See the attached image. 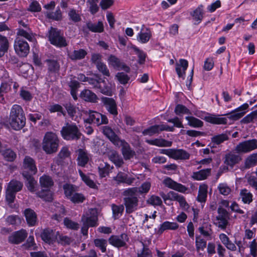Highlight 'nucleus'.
Returning a JSON list of instances; mask_svg holds the SVG:
<instances>
[{
	"mask_svg": "<svg viewBox=\"0 0 257 257\" xmlns=\"http://www.w3.org/2000/svg\"><path fill=\"white\" fill-rule=\"evenodd\" d=\"M46 62L47 63L49 73H55L59 71L60 65L57 60L47 59Z\"/></svg>",
	"mask_w": 257,
	"mask_h": 257,
	"instance_id": "obj_44",
	"label": "nucleus"
},
{
	"mask_svg": "<svg viewBox=\"0 0 257 257\" xmlns=\"http://www.w3.org/2000/svg\"><path fill=\"white\" fill-rule=\"evenodd\" d=\"M58 231H55L50 228H46L43 230L41 234L42 239L46 243L53 244L57 239Z\"/></svg>",
	"mask_w": 257,
	"mask_h": 257,
	"instance_id": "obj_12",
	"label": "nucleus"
},
{
	"mask_svg": "<svg viewBox=\"0 0 257 257\" xmlns=\"http://www.w3.org/2000/svg\"><path fill=\"white\" fill-rule=\"evenodd\" d=\"M109 159L117 167H120L124 164L122 157L115 151H113L109 154Z\"/></svg>",
	"mask_w": 257,
	"mask_h": 257,
	"instance_id": "obj_41",
	"label": "nucleus"
},
{
	"mask_svg": "<svg viewBox=\"0 0 257 257\" xmlns=\"http://www.w3.org/2000/svg\"><path fill=\"white\" fill-rule=\"evenodd\" d=\"M2 154L5 159L8 161H13L16 158V153L10 149L4 151Z\"/></svg>",
	"mask_w": 257,
	"mask_h": 257,
	"instance_id": "obj_63",
	"label": "nucleus"
},
{
	"mask_svg": "<svg viewBox=\"0 0 257 257\" xmlns=\"http://www.w3.org/2000/svg\"><path fill=\"white\" fill-rule=\"evenodd\" d=\"M85 123H94L97 126L101 124H107L108 123V119L104 114L94 111H90L88 117L84 120Z\"/></svg>",
	"mask_w": 257,
	"mask_h": 257,
	"instance_id": "obj_6",
	"label": "nucleus"
},
{
	"mask_svg": "<svg viewBox=\"0 0 257 257\" xmlns=\"http://www.w3.org/2000/svg\"><path fill=\"white\" fill-rule=\"evenodd\" d=\"M32 175L30 174L24 173L23 176L27 181L26 185L28 190L31 192H34L36 190L35 187L37 185V181L34 179Z\"/></svg>",
	"mask_w": 257,
	"mask_h": 257,
	"instance_id": "obj_38",
	"label": "nucleus"
},
{
	"mask_svg": "<svg viewBox=\"0 0 257 257\" xmlns=\"http://www.w3.org/2000/svg\"><path fill=\"white\" fill-rule=\"evenodd\" d=\"M10 124L15 130L22 128L26 124V117L22 107L18 104L13 105L9 118Z\"/></svg>",
	"mask_w": 257,
	"mask_h": 257,
	"instance_id": "obj_1",
	"label": "nucleus"
},
{
	"mask_svg": "<svg viewBox=\"0 0 257 257\" xmlns=\"http://www.w3.org/2000/svg\"><path fill=\"white\" fill-rule=\"evenodd\" d=\"M47 37L50 43L54 46L59 48L67 46V43L63 33L57 28L50 27L47 34Z\"/></svg>",
	"mask_w": 257,
	"mask_h": 257,
	"instance_id": "obj_5",
	"label": "nucleus"
},
{
	"mask_svg": "<svg viewBox=\"0 0 257 257\" xmlns=\"http://www.w3.org/2000/svg\"><path fill=\"white\" fill-rule=\"evenodd\" d=\"M102 133L114 145H116L121 140L114 133L113 130L108 125L102 127Z\"/></svg>",
	"mask_w": 257,
	"mask_h": 257,
	"instance_id": "obj_22",
	"label": "nucleus"
},
{
	"mask_svg": "<svg viewBox=\"0 0 257 257\" xmlns=\"http://www.w3.org/2000/svg\"><path fill=\"white\" fill-rule=\"evenodd\" d=\"M137 193V187L128 188L123 191V204L125 207L126 213L130 214L138 209L139 199Z\"/></svg>",
	"mask_w": 257,
	"mask_h": 257,
	"instance_id": "obj_2",
	"label": "nucleus"
},
{
	"mask_svg": "<svg viewBox=\"0 0 257 257\" xmlns=\"http://www.w3.org/2000/svg\"><path fill=\"white\" fill-rule=\"evenodd\" d=\"M190 154L183 149H173L171 158L175 160H185L190 158Z\"/></svg>",
	"mask_w": 257,
	"mask_h": 257,
	"instance_id": "obj_29",
	"label": "nucleus"
},
{
	"mask_svg": "<svg viewBox=\"0 0 257 257\" xmlns=\"http://www.w3.org/2000/svg\"><path fill=\"white\" fill-rule=\"evenodd\" d=\"M22 247L27 250H36L37 249V245L35 242L34 236L30 235L26 242L22 244Z\"/></svg>",
	"mask_w": 257,
	"mask_h": 257,
	"instance_id": "obj_51",
	"label": "nucleus"
},
{
	"mask_svg": "<svg viewBox=\"0 0 257 257\" xmlns=\"http://www.w3.org/2000/svg\"><path fill=\"white\" fill-rule=\"evenodd\" d=\"M37 172V169L35 165L34 160L29 156H26L23 162V170L22 175L24 173L30 174L31 175L35 174Z\"/></svg>",
	"mask_w": 257,
	"mask_h": 257,
	"instance_id": "obj_16",
	"label": "nucleus"
},
{
	"mask_svg": "<svg viewBox=\"0 0 257 257\" xmlns=\"http://www.w3.org/2000/svg\"><path fill=\"white\" fill-rule=\"evenodd\" d=\"M161 195L164 199L165 203H167L166 201L167 200H170L171 201H177L179 197L180 196V194L175 192L171 191L169 192L167 194H165L163 192L161 194Z\"/></svg>",
	"mask_w": 257,
	"mask_h": 257,
	"instance_id": "obj_54",
	"label": "nucleus"
},
{
	"mask_svg": "<svg viewBox=\"0 0 257 257\" xmlns=\"http://www.w3.org/2000/svg\"><path fill=\"white\" fill-rule=\"evenodd\" d=\"M241 157L237 154L230 152L225 155L224 164L232 169L234 165L238 164L241 160Z\"/></svg>",
	"mask_w": 257,
	"mask_h": 257,
	"instance_id": "obj_21",
	"label": "nucleus"
},
{
	"mask_svg": "<svg viewBox=\"0 0 257 257\" xmlns=\"http://www.w3.org/2000/svg\"><path fill=\"white\" fill-rule=\"evenodd\" d=\"M211 168L202 169L198 171L193 172L192 178L195 180H204L206 179L209 176L211 175Z\"/></svg>",
	"mask_w": 257,
	"mask_h": 257,
	"instance_id": "obj_26",
	"label": "nucleus"
},
{
	"mask_svg": "<svg viewBox=\"0 0 257 257\" xmlns=\"http://www.w3.org/2000/svg\"><path fill=\"white\" fill-rule=\"evenodd\" d=\"M82 31L84 34H88L89 31L93 33H102L104 31L103 23L98 21L97 23H93L91 21H88L81 28Z\"/></svg>",
	"mask_w": 257,
	"mask_h": 257,
	"instance_id": "obj_11",
	"label": "nucleus"
},
{
	"mask_svg": "<svg viewBox=\"0 0 257 257\" xmlns=\"http://www.w3.org/2000/svg\"><path fill=\"white\" fill-rule=\"evenodd\" d=\"M56 241L59 244L65 246L69 245L72 242V239L68 236L60 234L59 233Z\"/></svg>",
	"mask_w": 257,
	"mask_h": 257,
	"instance_id": "obj_59",
	"label": "nucleus"
},
{
	"mask_svg": "<svg viewBox=\"0 0 257 257\" xmlns=\"http://www.w3.org/2000/svg\"><path fill=\"white\" fill-rule=\"evenodd\" d=\"M115 146L121 147L122 154L125 160L133 158L136 155L135 152L132 149L130 145L123 140H121Z\"/></svg>",
	"mask_w": 257,
	"mask_h": 257,
	"instance_id": "obj_15",
	"label": "nucleus"
},
{
	"mask_svg": "<svg viewBox=\"0 0 257 257\" xmlns=\"http://www.w3.org/2000/svg\"><path fill=\"white\" fill-rule=\"evenodd\" d=\"M17 36L26 38L30 42H34L35 40L34 34L30 28L23 29L18 28L17 29Z\"/></svg>",
	"mask_w": 257,
	"mask_h": 257,
	"instance_id": "obj_25",
	"label": "nucleus"
},
{
	"mask_svg": "<svg viewBox=\"0 0 257 257\" xmlns=\"http://www.w3.org/2000/svg\"><path fill=\"white\" fill-rule=\"evenodd\" d=\"M188 66V61L185 59H180L179 63H176L175 69L179 77L185 78V71Z\"/></svg>",
	"mask_w": 257,
	"mask_h": 257,
	"instance_id": "obj_27",
	"label": "nucleus"
},
{
	"mask_svg": "<svg viewBox=\"0 0 257 257\" xmlns=\"http://www.w3.org/2000/svg\"><path fill=\"white\" fill-rule=\"evenodd\" d=\"M77 164L81 167H85L89 160V155L88 152L83 149L78 150Z\"/></svg>",
	"mask_w": 257,
	"mask_h": 257,
	"instance_id": "obj_28",
	"label": "nucleus"
},
{
	"mask_svg": "<svg viewBox=\"0 0 257 257\" xmlns=\"http://www.w3.org/2000/svg\"><path fill=\"white\" fill-rule=\"evenodd\" d=\"M80 97L84 100L90 102H96L98 99L97 95L89 89H84L81 91Z\"/></svg>",
	"mask_w": 257,
	"mask_h": 257,
	"instance_id": "obj_32",
	"label": "nucleus"
},
{
	"mask_svg": "<svg viewBox=\"0 0 257 257\" xmlns=\"http://www.w3.org/2000/svg\"><path fill=\"white\" fill-rule=\"evenodd\" d=\"M24 214L29 226H34L36 225L37 217L34 211L30 208H27L24 211Z\"/></svg>",
	"mask_w": 257,
	"mask_h": 257,
	"instance_id": "obj_31",
	"label": "nucleus"
},
{
	"mask_svg": "<svg viewBox=\"0 0 257 257\" xmlns=\"http://www.w3.org/2000/svg\"><path fill=\"white\" fill-rule=\"evenodd\" d=\"M101 81H102L101 76L98 74H93L91 76L89 77L87 82L92 86V88L97 89Z\"/></svg>",
	"mask_w": 257,
	"mask_h": 257,
	"instance_id": "obj_42",
	"label": "nucleus"
},
{
	"mask_svg": "<svg viewBox=\"0 0 257 257\" xmlns=\"http://www.w3.org/2000/svg\"><path fill=\"white\" fill-rule=\"evenodd\" d=\"M257 164V154H253L248 157L244 162V168L248 169Z\"/></svg>",
	"mask_w": 257,
	"mask_h": 257,
	"instance_id": "obj_52",
	"label": "nucleus"
},
{
	"mask_svg": "<svg viewBox=\"0 0 257 257\" xmlns=\"http://www.w3.org/2000/svg\"><path fill=\"white\" fill-rule=\"evenodd\" d=\"M62 138L66 141H77L82 135L75 123L66 122L60 131Z\"/></svg>",
	"mask_w": 257,
	"mask_h": 257,
	"instance_id": "obj_3",
	"label": "nucleus"
},
{
	"mask_svg": "<svg viewBox=\"0 0 257 257\" xmlns=\"http://www.w3.org/2000/svg\"><path fill=\"white\" fill-rule=\"evenodd\" d=\"M240 196L244 203L249 204L252 201V194L246 189L242 190L240 192Z\"/></svg>",
	"mask_w": 257,
	"mask_h": 257,
	"instance_id": "obj_60",
	"label": "nucleus"
},
{
	"mask_svg": "<svg viewBox=\"0 0 257 257\" xmlns=\"http://www.w3.org/2000/svg\"><path fill=\"white\" fill-rule=\"evenodd\" d=\"M175 112L178 115L183 114H191L190 110L182 104H177L176 105Z\"/></svg>",
	"mask_w": 257,
	"mask_h": 257,
	"instance_id": "obj_64",
	"label": "nucleus"
},
{
	"mask_svg": "<svg viewBox=\"0 0 257 257\" xmlns=\"http://www.w3.org/2000/svg\"><path fill=\"white\" fill-rule=\"evenodd\" d=\"M14 49L19 56L26 57L29 53L30 47L25 40L17 37L14 42Z\"/></svg>",
	"mask_w": 257,
	"mask_h": 257,
	"instance_id": "obj_7",
	"label": "nucleus"
},
{
	"mask_svg": "<svg viewBox=\"0 0 257 257\" xmlns=\"http://www.w3.org/2000/svg\"><path fill=\"white\" fill-rule=\"evenodd\" d=\"M91 215L87 217L83 216L81 220L83 222L89 227H95L98 224L97 213L95 209H91L90 211Z\"/></svg>",
	"mask_w": 257,
	"mask_h": 257,
	"instance_id": "obj_19",
	"label": "nucleus"
},
{
	"mask_svg": "<svg viewBox=\"0 0 257 257\" xmlns=\"http://www.w3.org/2000/svg\"><path fill=\"white\" fill-rule=\"evenodd\" d=\"M228 140V136L226 134H222L214 136L211 138L212 143L216 145H220L225 141Z\"/></svg>",
	"mask_w": 257,
	"mask_h": 257,
	"instance_id": "obj_58",
	"label": "nucleus"
},
{
	"mask_svg": "<svg viewBox=\"0 0 257 257\" xmlns=\"http://www.w3.org/2000/svg\"><path fill=\"white\" fill-rule=\"evenodd\" d=\"M113 179L118 183H123L131 185L135 181V178L128 177L126 174L122 172H119L117 175L113 177Z\"/></svg>",
	"mask_w": 257,
	"mask_h": 257,
	"instance_id": "obj_33",
	"label": "nucleus"
},
{
	"mask_svg": "<svg viewBox=\"0 0 257 257\" xmlns=\"http://www.w3.org/2000/svg\"><path fill=\"white\" fill-rule=\"evenodd\" d=\"M108 63L113 68L117 69H122L126 72L130 71V68L127 66L122 63L119 58L114 55H111L108 59Z\"/></svg>",
	"mask_w": 257,
	"mask_h": 257,
	"instance_id": "obj_20",
	"label": "nucleus"
},
{
	"mask_svg": "<svg viewBox=\"0 0 257 257\" xmlns=\"http://www.w3.org/2000/svg\"><path fill=\"white\" fill-rule=\"evenodd\" d=\"M218 215L216 216L217 222L215 224L222 229H225L228 224L229 215L228 212L223 208L219 207L218 209Z\"/></svg>",
	"mask_w": 257,
	"mask_h": 257,
	"instance_id": "obj_8",
	"label": "nucleus"
},
{
	"mask_svg": "<svg viewBox=\"0 0 257 257\" xmlns=\"http://www.w3.org/2000/svg\"><path fill=\"white\" fill-rule=\"evenodd\" d=\"M99 0H88L87 4L89 7V10L90 13L92 15L97 13L99 9L98 3Z\"/></svg>",
	"mask_w": 257,
	"mask_h": 257,
	"instance_id": "obj_56",
	"label": "nucleus"
},
{
	"mask_svg": "<svg viewBox=\"0 0 257 257\" xmlns=\"http://www.w3.org/2000/svg\"><path fill=\"white\" fill-rule=\"evenodd\" d=\"M179 227L178 224L176 222H169L168 221H165L160 225L157 233L161 234L163 232L166 230H176Z\"/></svg>",
	"mask_w": 257,
	"mask_h": 257,
	"instance_id": "obj_34",
	"label": "nucleus"
},
{
	"mask_svg": "<svg viewBox=\"0 0 257 257\" xmlns=\"http://www.w3.org/2000/svg\"><path fill=\"white\" fill-rule=\"evenodd\" d=\"M206 244L207 242L204 239L202 238L200 236H196V248L197 251L199 253L200 255L203 256V254L201 253H200V251H203L204 250L206 247Z\"/></svg>",
	"mask_w": 257,
	"mask_h": 257,
	"instance_id": "obj_49",
	"label": "nucleus"
},
{
	"mask_svg": "<svg viewBox=\"0 0 257 257\" xmlns=\"http://www.w3.org/2000/svg\"><path fill=\"white\" fill-rule=\"evenodd\" d=\"M106 110L113 116H116L118 114L117 105L115 101L112 98L103 97L101 98Z\"/></svg>",
	"mask_w": 257,
	"mask_h": 257,
	"instance_id": "obj_18",
	"label": "nucleus"
},
{
	"mask_svg": "<svg viewBox=\"0 0 257 257\" xmlns=\"http://www.w3.org/2000/svg\"><path fill=\"white\" fill-rule=\"evenodd\" d=\"M256 148L257 141L253 139L239 143L235 147V151L238 153H246Z\"/></svg>",
	"mask_w": 257,
	"mask_h": 257,
	"instance_id": "obj_10",
	"label": "nucleus"
},
{
	"mask_svg": "<svg viewBox=\"0 0 257 257\" xmlns=\"http://www.w3.org/2000/svg\"><path fill=\"white\" fill-rule=\"evenodd\" d=\"M199 232L208 240H211L213 233L211 224L203 225L198 228Z\"/></svg>",
	"mask_w": 257,
	"mask_h": 257,
	"instance_id": "obj_39",
	"label": "nucleus"
},
{
	"mask_svg": "<svg viewBox=\"0 0 257 257\" xmlns=\"http://www.w3.org/2000/svg\"><path fill=\"white\" fill-rule=\"evenodd\" d=\"M37 195L46 201L50 202L53 199L52 192L49 189H42L37 193Z\"/></svg>",
	"mask_w": 257,
	"mask_h": 257,
	"instance_id": "obj_46",
	"label": "nucleus"
},
{
	"mask_svg": "<svg viewBox=\"0 0 257 257\" xmlns=\"http://www.w3.org/2000/svg\"><path fill=\"white\" fill-rule=\"evenodd\" d=\"M28 236V232L25 229H22L12 233L8 238L9 242L18 244L23 242Z\"/></svg>",
	"mask_w": 257,
	"mask_h": 257,
	"instance_id": "obj_13",
	"label": "nucleus"
},
{
	"mask_svg": "<svg viewBox=\"0 0 257 257\" xmlns=\"http://www.w3.org/2000/svg\"><path fill=\"white\" fill-rule=\"evenodd\" d=\"M46 17L50 19L56 21H59L62 18V14L61 10L58 8L55 12H47L45 13Z\"/></svg>",
	"mask_w": 257,
	"mask_h": 257,
	"instance_id": "obj_57",
	"label": "nucleus"
},
{
	"mask_svg": "<svg viewBox=\"0 0 257 257\" xmlns=\"http://www.w3.org/2000/svg\"><path fill=\"white\" fill-rule=\"evenodd\" d=\"M59 139L57 135L52 132L46 133L43 141V149L48 154L55 153L58 150Z\"/></svg>",
	"mask_w": 257,
	"mask_h": 257,
	"instance_id": "obj_4",
	"label": "nucleus"
},
{
	"mask_svg": "<svg viewBox=\"0 0 257 257\" xmlns=\"http://www.w3.org/2000/svg\"><path fill=\"white\" fill-rule=\"evenodd\" d=\"M146 142L149 144L158 147H170L172 145V142L164 139L148 140L146 141Z\"/></svg>",
	"mask_w": 257,
	"mask_h": 257,
	"instance_id": "obj_48",
	"label": "nucleus"
},
{
	"mask_svg": "<svg viewBox=\"0 0 257 257\" xmlns=\"http://www.w3.org/2000/svg\"><path fill=\"white\" fill-rule=\"evenodd\" d=\"M113 169V166H110L107 163H103L98 166V172L100 177L103 178L108 176Z\"/></svg>",
	"mask_w": 257,
	"mask_h": 257,
	"instance_id": "obj_36",
	"label": "nucleus"
},
{
	"mask_svg": "<svg viewBox=\"0 0 257 257\" xmlns=\"http://www.w3.org/2000/svg\"><path fill=\"white\" fill-rule=\"evenodd\" d=\"M128 240V237L126 234L122 233L119 236L112 235L108 239V241L110 244L116 247H121L126 245V242Z\"/></svg>",
	"mask_w": 257,
	"mask_h": 257,
	"instance_id": "obj_17",
	"label": "nucleus"
},
{
	"mask_svg": "<svg viewBox=\"0 0 257 257\" xmlns=\"http://www.w3.org/2000/svg\"><path fill=\"white\" fill-rule=\"evenodd\" d=\"M174 126H170L166 124H158L154 125L144 130L142 133L144 136H152L156 134H159L162 131H168V132H174Z\"/></svg>",
	"mask_w": 257,
	"mask_h": 257,
	"instance_id": "obj_9",
	"label": "nucleus"
},
{
	"mask_svg": "<svg viewBox=\"0 0 257 257\" xmlns=\"http://www.w3.org/2000/svg\"><path fill=\"white\" fill-rule=\"evenodd\" d=\"M248 107V104L246 103H244L237 108L230 112V116L228 117L230 119L236 120L241 118L245 113L244 111Z\"/></svg>",
	"mask_w": 257,
	"mask_h": 257,
	"instance_id": "obj_23",
	"label": "nucleus"
},
{
	"mask_svg": "<svg viewBox=\"0 0 257 257\" xmlns=\"http://www.w3.org/2000/svg\"><path fill=\"white\" fill-rule=\"evenodd\" d=\"M39 182L42 189H49L54 185L52 178L46 175H43L40 178Z\"/></svg>",
	"mask_w": 257,
	"mask_h": 257,
	"instance_id": "obj_35",
	"label": "nucleus"
},
{
	"mask_svg": "<svg viewBox=\"0 0 257 257\" xmlns=\"http://www.w3.org/2000/svg\"><path fill=\"white\" fill-rule=\"evenodd\" d=\"M23 186V184L22 182L13 180L9 183L7 189L16 193L22 190Z\"/></svg>",
	"mask_w": 257,
	"mask_h": 257,
	"instance_id": "obj_50",
	"label": "nucleus"
},
{
	"mask_svg": "<svg viewBox=\"0 0 257 257\" xmlns=\"http://www.w3.org/2000/svg\"><path fill=\"white\" fill-rule=\"evenodd\" d=\"M87 54V52L83 49L74 50L73 51H67L68 58L72 61L82 60Z\"/></svg>",
	"mask_w": 257,
	"mask_h": 257,
	"instance_id": "obj_24",
	"label": "nucleus"
},
{
	"mask_svg": "<svg viewBox=\"0 0 257 257\" xmlns=\"http://www.w3.org/2000/svg\"><path fill=\"white\" fill-rule=\"evenodd\" d=\"M205 121L214 124H225L227 122V118L219 117V115L209 114L204 118Z\"/></svg>",
	"mask_w": 257,
	"mask_h": 257,
	"instance_id": "obj_30",
	"label": "nucleus"
},
{
	"mask_svg": "<svg viewBox=\"0 0 257 257\" xmlns=\"http://www.w3.org/2000/svg\"><path fill=\"white\" fill-rule=\"evenodd\" d=\"M208 192V186L205 184H201L199 187L197 200L201 203L206 202Z\"/></svg>",
	"mask_w": 257,
	"mask_h": 257,
	"instance_id": "obj_37",
	"label": "nucleus"
},
{
	"mask_svg": "<svg viewBox=\"0 0 257 257\" xmlns=\"http://www.w3.org/2000/svg\"><path fill=\"white\" fill-rule=\"evenodd\" d=\"M78 172L82 180L85 182V183L90 187L94 188L96 185L93 181L90 179L89 177L85 175L81 170H79Z\"/></svg>",
	"mask_w": 257,
	"mask_h": 257,
	"instance_id": "obj_62",
	"label": "nucleus"
},
{
	"mask_svg": "<svg viewBox=\"0 0 257 257\" xmlns=\"http://www.w3.org/2000/svg\"><path fill=\"white\" fill-rule=\"evenodd\" d=\"M185 119L188 121L187 124L191 127L199 128L203 125V122L200 119L192 116H187Z\"/></svg>",
	"mask_w": 257,
	"mask_h": 257,
	"instance_id": "obj_45",
	"label": "nucleus"
},
{
	"mask_svg": "<svg viewBox=\"0 0 257 257\" xmlns=\"http://www.w3.org/2000/svg\"><path fill=\"white\" fill-rule=\"evenodd\" d=\"M151 36V32L149 29H147L145 31H143V29H142L141 32L138 35L137 40L142 43H146L149 41Z\"/></svg>",
	"mask_w": 257,
	"mask_h": 257,
	"instance_id": "obj_40",
	"label": "nucleus"
},
{
	"mask_svg": "<svg viewBox=\"0 0 257 257\" xmlns=\"http://www.w3.org/2000/svg\"><path fill=\"white\" fill-rule=\"evenodd\" d=\"M191 15L193 19L197 22L195 24H198L201 22L203 18V10L200 7H198L193 12Z\"/></svg>",
	"mask_w": 257,
	"mask_h": 257,
	"instance_id": "obj_61",
	"label": "nucleus"
},
{
	"mask_svg": "<svg viewBox=\"0 0 257 257\" xmlns=\"http://www.w3.org/2000/svg\"><path fill=\"white\" fill-rule=\"evenodd\" d=\"M165 187L181 193H185L188 188L184 185L174 181L170 177H166L163 181Z\"/></svg>",
	"mask_w": 257,
	"mask_h": 257,
	"instance_id": "obj_14",
	"label": "nucleus"
},
{
	"mask_svg": "<svg viewBox=\"0 0 257 257\" xmlns=\"http://www.w3.org/2000/svg\"><path fill=\"white\" fill-rule=\"evenodd\" d=\"M95 246L99 248L102 252H105L107 245V240L103 238H97L94 240Z\"/></svg>",
	"mask_w": 257,
	"mask_h": 257,
	"instance_id": "obj_55",
	"label": "nucleus"
},
{
	"mask_svg": "<svg viewBox=\"0 0 257 257\" xmlns=\"http://www.w3.org/2000/svg\"><path fill=\"white\" fill-rule=\"evenodd\" d=\"M63 188L64 189V194L68 199H70L77 191V187L70 184H64L63 186Z\"/></svg>",
	"mask_w": 257,
	"mask_h": 257,
	"instance_id": "obj_47",
	"label": "nucleus"
},
{
	"mask_svg": "<svg viewBox=\"0 0 257 257\" xmlns=\"http://www.w3.org/2000/svg\"><path fill=\"white\" fill-rule=\"evenodd\" d=\"M101 93L108 95L111 96L112 92L111 88L110 86L107 85L105 81L102 78V81L99 85L97 89Z\"/></svg>",
	"mask_w": 257,
	"mask_h": 257,
	"instance_id": "obj_43",
	"label": "nucleus"
},
{
	"mask_svg": "<svg viewBox=\"0 0 257 257\" xmlns=\"http://www.w3.org/2000/svg\"><path fill=\"white\" fill-rule=\"evenodd\" d=\"M111 209L113 213V217L116 219L120 217L122 215L124 211V206L123 205H117L112 204L111 205Z\"/></svg>",
	"mask_w": 257,
	"mask_h": 257,
	"instance_id": "obj_53",
	"label": "nucleus"
}]
</instances>
